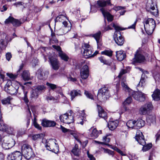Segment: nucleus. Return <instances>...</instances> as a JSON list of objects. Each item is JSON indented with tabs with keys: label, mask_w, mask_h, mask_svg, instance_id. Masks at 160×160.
<instances>
[{
	"label": "nucleus",
	"mask_w": 160,
	"mask_h": 160,
	"mask_svg": "<svg viewBox=\"0 0 160 160\" xmlns=\"http://www.w3.org/2000/svg\"><path fill=\"white\" fill-rule=\"evenodd\" d=\"M5 132L9 134L14 135L15 131L13 127L8 126Z\"/></svg>",
	"instance_id": "obj_36"
},
{
	"label": "nucleus",
	"mask_w": 160,
	"mask_h": 160,
	"mask_svg": "<svg viewBox=\"0 0 160 160\" xmlns=\"http://www.w3.org/2000/svg\"><path fill=\"white\" fill-rule=\"evenodd\" d=\"M152 105L151 102H147L140 108L139 110V113L141 115L148 114L150 111L152 109Z\"/></svg>",
	"instance_id": "obj_10"
},
{
	"label": "nucleus",
	"mask_w": 160,
	"mask_h": 160,
	"mask_svg": "<svg viewBox=\"0 0 160 160\" xmlns=\"http://www.w3.org/2000/svg\"><path fill=\"white\" fill-rule=\"evenodd\" d=\"M60 127L62 131L63 132H66L69 131V129L65 128L62 125L60 126Z\"/></svg>",
	"instance_id": "obj_63"
},
{
	"label": "nucleus",
	"mask_w": 160,
	"mask_h": 160,
	"mask_svg": "<svg viewBox=\"0 0 160 160\" xmlns=\"http://www.w3.org/2000/svg\"><path fill=\"white\" fill-rule=\"evenodd\" d=\"M70 29V27H69L68 28H67V27H62L60 28L57 30L56 32L57 35H62L67 33Z\"/></svg>",
	"instance_id": "obj_22"
},
{
	"label": "nucleus",
	"mask_w": 160,
	"mask_h": 160,
	"mask_svg": "<svg viewBox=\"0 0 160 160\" xmlns=\"http://www.w3.org/2000/svg\"><path fill=\"white\" fill-rule=\"evenodd\" d=\"M146 77L145 74L143 73L142 74L140 81L138 85L139 86H143L145 84V78Z\"/></svg>",
	"instance_id": "obj_37"
},
{
	"label": "nucleus",
	"mask_w": 160,
	"mask_h": 160,
	"mask_svg": "<svg viewBox=\"0 0 160 160\" xmlns=\"http://www.w3.org/2000/svg\"><path fill=\"white\" fill-rule=\"evenodd\" d=\"M84 94L87 98L91 99H93V96L88 91L85 90L84 92Z\"/></svg>",
	"instance_id": "obj_49"
},
{
	"label": "nucleus",
	"mask_w": 160,
	"mask_h": 160,
	"mask_svg": "<svg viewBox=\"0 0 160 160\" xmlns=\"http://www.w3.org/2000/svg\"><path fill=\"white\" fill-rule=\"evenodd\" d=\"M108 90L107 88L102 87L100 89L97 96L98 99L100 100H105L109 97Z\"/></svg>",
	"instance_id": "obj_6"
},
{
	"label": "nucleus",
	"mask_w": 160,
	"mask_h": 160,
	"mask_svg": "<svg viewBox=\"0 0 160 160\" xmlns=\"http://www.w3.org/2000/svg\"><path fill=\"white\" fill-rule=\"evenodd\" d=\"M7 76H8L10 78L12 79H14L17 78V75L13 74L11 73H7Z\"/></svg>",
	"instance_id": "obj_51"
},
{
	"label": "nucleus",
	"mask_w": 160,
	"mask_h": 160,
	"mask_svg": "<svg viewBox=\"0 0 160 160\" xmlns=\"http://www.w3.org/2000/svg\"><path fill=\"white\" fill-rule=\"evenodd\" d=\"M88 132L90 133V136L92 138H96L98 136V132L96 128H91L88 130Z\"/></svg>",
	"instance_id": "obj_20"
},
{
	"label": "nucleus",
	"mask_w": 160,
	"mask_h": 160,
	"mask_svg": "<svg viewBox=\"0 0 160 160\" xmlns=\"http://www.w3.org/2000/svg\"><path fill=\"white\" fill-rule=\"evenodd\" d=\"M48 143L46 144L45 147L48 150L56 153L58 151V146L56 142V140L52 139L50 140Z\"/></svg>",
	"instance_id": "obj_8"
},
{
	"label": "nucleus",
	"mask_w": 160,
	"mask_h": 160,
	"mask_svg": "<svg viewBox=\"0 0 160 160\" xmlns=\"http://www.w3.org/2000/svg\"><path fill=\"white\" fill-rule=\"evenodd\" d=\"M114 40L116 43L119 46H122L124 43V39L122 37L120 32L119 31H116L113 35Z\"/></svg>",
	"instance_id": "obj_13"
},
{
	"label": "nucleus",
	"mask_w": 160,
	"mask_h": 160,
	"mask_svg": "<svg viewBox=\"0 0 160 160\" xmlns=\"http://www.w3.org/2000/svg\"><path fill=\"white\" fill-rule=\"evenodd\" d=\"M49 59L52 68L55 70H57L60 66L59 62L57 59L53 57H49Z\"/></svg>",
	"instance_id": "obj_15"
},
{
	"label": "nucleus",
	"mask_w": 160,
	"mask_h": 160,
	"mask_svg": "<svg viewBox=\"0 0 160 160\" xmlns=\"http://www.w3.org/2000/svg\"><path fill=\"white\" fill-rule=\"evenodd\" d=\"M136 126L135 129H138L144 126L145 125V122L142 119H138L137 121H135Z\"/></svg>",
	"instance_id": "obj_30"
},
{
	"label": "nucleus",
	"mask_w": 160,
	"mask_h": 160,
	"mask_svg": "<svg viewBox=\"0 0 160 160\" xmlns=\"http://www.w3.org/2000/svg\"><path fill=\"white\" fill-rule=\"evenodd\" d=\"M110 135V134H108L103 137L102 141L103 142H104V144L107 145L108 143L110 142V138L108 137Z\"/></svg>",
	"instance_id": "obj_38"
},
{
	"label": "nucleus",
	"mask_w": 160,
	"mask_h": 160,
	"mask_svg": "<svg viewBox=\"0 0 160 160\" xmlns=\"http://www.w3.org/2000/svg\"><path fill=\"white\" fill-rule=\"evenodd\" d=\"M124 108L125 109V110L126 111H127L128 112H130L131 113H132L134 112V109L132 108L131 110H130V109L125 106V105H124L123 106Z\"/></svg>",
	"instance_id": "obj_52"
},
{
	"label": "nucleus",
	"mask_w": 160,
	"mask_h": 160,
	"mask_svg": "<svg viewBox=\"0 0 160 160\" xmlns=\"http://www.w3.org/2000/svg\"><path fill=\"white\" fill-rule=\"evenodd\" d=\"M127 71L126 70L124 69H122L118 77L119 78H121L122 76Z\"/></svg>",
	"instance_id": "obj_54"
},
{
	"label": "nucleus",
	"mask_w": 160,
	"mask_h": 160,
	"mask_svg": "<svg viewBox=\"0 0 160 160\" xmlns=\"http://www.w3.org/2000/svg\"><path fill=\"white\" fill-rule=\"evenodd\" d=\"M33 122L34 126L36 128L38 129L39 130L41 129L42 127L39 125L36 122V118L35 117H34Z\"/></svg>",
	"instance_id": "obj_41"
},
{
	"label": "nucleus",
	"mask_w": 160,
	"mask_h": 160,
	"mask_svg": "<svg viewBox=\"0 0 160 160\" xmlns=\"http://www.w3.org/2000/svg\"><path fill=\"white\" fill-rule=\"evenodd\" d=\"M71 152L73 155L77 157H79L81 154V151L78 148V146L76 144L75 146L73 148Z\"/></svg>",
	"instance_id": "obj_28"
},
{
	"label": "nucleus",
	"mask_w": 160,
	"mask_h": 160,
	"mask_svg": "<svg viewBox=\"0 0 160 160\" xmlns=\"http://www.w3.org/2000/svg\"><path fill=\"white\" fill-rule=\"evenodd\" d=\"M19 87V84L17 82L9 85L7 83L5 87V90L7 93L11 95L17 93Z\"/></svg>",
	"instance_id": "obj_5"
},
{
	"label": "nucleus",
	"mask_w": 160,
	"mask_h": 160,
	"mask_svg": "<svg viewBox=\"0 0 160 160\" xmlns=\"http://www.w3.org/2000/svg\"><path fill=\"white\" fill-rule=\"evenodd\" d=\"M116 56L119 61H121L125 58L126 55L123 51L121 50L116 52Z\"/></svg>",
	"instance_id": "obj_25"
},
{
	"label": "nucleus",
	"mask_w": 160,
	"mask_h": 160,
	"mask_svg": "<svg viewBox=\"0 0 160 160\" xmlns=\"http://www.w3.org/2000/svg\"><path fill=\"white\" fill-rule=\"evenodd\" d=\"M121 85L126 92H130V95L132 96L135 99L140 102H143L145 100L144 94L140 92H134L131 90L128 87L126 83L123 82L121 83Z\"/></svg>",
	"instance_id": "obj_1"
},
{
	"label": "nucleus",
	"mask_w": 160,
	"mask_h": 160,
	"mask_svg": "<svg viewBox=\"0 0 160 160\" xmlns=\"http://www.w3.org/2000/svg\"><path fill=\"white\" fill-rule=\"evenodd\" d=\"M22 156L20 152L16 151L8 155V160H22Z\"/></svg>",
	"instance_id": "obj_14"
},
{
	"label": "nucleus",
	"mask_w": 160,
	"mask_h": 160,
	"mask_svg": "<svg viewBox=\"0 0 160 160\" xmlns=\"http://www.w3.org/2000/svg\"><path fill=\"white\" fill-rule=\"evenodd\" d=\"M13 25L15 27H18L20 26L21 23L18 20L15 19L13 18V20L12 21V23Z\"/></svg>",
	"instance_id": "obj_40"
},
{
	"label": "nucleus",
	"mask_w": 160,
	"mask_h": 160,
	"mask_svg": "<svg viewBox=\"0 0 160 160\" xmlns=\"http://www.w3.org/2000/svg\"><path fill=\"white\" fill-rule=\"evenodd\" d=\"M126 125L128 128L135 129V121L132 120H129L127 122Z\"/></svg>",
	"instance_id": "obj_35"
},
{
	"label": "nucleus",
	"mask_w": 160,
	"mask_h": 160,
	"mask_svg": "<svg viewBox=\"0 0 160 160\" xmlns=\"http://www.w3.org/2000/svg\"><path fill=\"white\" fill-rule=\"evenodd\" d=\"M46 85L52 90H54L55 89L57 88H58V87L56 85L50 83L49 82H47Z\"/></svg>",
	"instance_id": "obj_42"
},
{
	"label": "nucleus",
	"mask_w": 160,
	"mask_h": 160,
	"mask_svg": "<svg viewBox=\"0 0 160 160\" xmlns=\"http://www.w3.org/2000/svg\"><path fill=\"white\" fill-rule=\"evenodd\" d=\"M41 124L44 127H50L55 126L56 123L54 121L49 120L46 119H44L42 120Z\"/></svg>",
	"instance_id": "obj_18"
},
{
	"label": "nucleus",
	"mask_w": 160,
	"mask_h": 160,
	"mask_svg": "<svg viewBox=\"0 0 160 160\" xmlns=\"http://www.w3.org/2000/svg\"><path fill=\"white\" fill-rule=\"evenodd\" d=\"M89 75L88 67L87 65H84L81 70L80 75L82 79H87Z\"/></svg>",
	"instance_id": "obj_17"
},
{
	"label": "nucleus",
	"mask_w": 160,
	"mask_h": 160,
	"mask_svg": "<svg viewBox=\"0 0 160 160\" xmlns=\"http://www.w3.org/2000/svg\"><path fill=\"white\" fill-rule=\"evenodd\" d=\"M22 77L25 80H28L30 79V73L28 71L24 70L22 74Z\"/></svg>",
	"instance_id": "obj_34"
},
{
	"label": "nucleus",
	"mask_w": 160,
	"mask_h": 160,
	"mask_svg": "<svg viewBox=\"0 0 160 160\" xmlns=\"http://www.w3.org/2000/svg\"><path fill=\"white\" fill-rule=\"evenodd\" d=\"M6 59L8 61H9L12 57L11 54V53H9V52L7 53L6 54Z\"/></svg>",
	"instance_id": "obj_61"
},
{
	"label": "nucleus",
	"mask_w": 160,
	"mask_h": 160,
	"mask_svg": "<svg viewBox=\"0 0 160 160\" xmlns=\"http://www.w3.org/2000/svg\"><path fill=\"white\" fill-rule=\"evenodd\" d=\"M27 112L28 113V117L27 118V125H28L30 123L31 116V113L30 111L29 108H28V109Z\"/></svg>",
	"instance_id": "obj_47"
},
{
	"label": "nucleus",
	"mask_w": 160,
	"mask_h": 160,
	"mask_svg": "<svg viewBox=\"0 0 160 160\" xmlns=\"http://www.w3.org/2000/svg\"><path fill=\"white\" fill-rule=\"evenodd\" d=\"M6 47V44L5 41L3 39L0 40V47L2 48H5Z\"/></svg>",
	"instance_id": "obj_50"
},
{
	"label": "nucleus",
	"mask_w": 160,
	"mask_h": 160,
	"mask_svg": "<svg viewBox=\"0 0 160 160\" xmlns=\"http://www.w3.org/2000/svg\"><path fill=\"white\" fill-rule=\"evenodd\" d=\"M11 99V98L9 97H8L7 98H4V99H3L2 100V103L3 104H9Z\"/></svg>",
	"instance_id": "obj_45"
},
{
	"label": "nucleus",
	"mask_w": 160,
	"mask_h": 160,
	"mask_svg": "<svg viewBox=\"0 0 160 160\" xmlns=\"http://www.w3.org/2000/svg\"><path fill=\"white\" fill-rule=\"evenodd\" d=\"M104 152L105 153H108L110 155L113 156L114 155L113 152L108 149H105Z\"/></svg>",
	"instance_id": "obj_56"
},
{
	"label": "nucleus",
	"mask_w": 160,
	"mask_h": 160,
	"mask_svg": "<svg viewBox=\"0 0 160 160\" xmlns=\"http://www.w3.org/2000/svg\"><path fill=\"white\" fill-rule=\"evenodd\" d=\"M14 143H12V144L10 143H7L4 142L2 144V146L6 149H8L14 146Z\"/></svg>",
	"instance_id": "obj_39"
},
{
	"label": "nucleus",
	"mask_w": 160,
	"mask_h": 160,
	"mask_svg": "<svg viewBox=\"0 0 160 160\" xmlns=\"http://www.w3.org/2000/svg\"><path fill=\"white\" fill-rule=\"evenodd\" d=\"M155 137L156 138V142H157L160 138V133L158 132L156 135Z\"/></svg>",
	"instance_id": "obj_64"
},
{
	"label": "nucleus",
	"mask_w": 160,
	"mask_h": 160,
	"mask_svg": "<svg viewBox=\"0 0 160 160\" xmlns=\"http://www.w3.org/2000/svg\"><path fill=\"white\" fill-rule=\"evenodd\" d=\"M37 77L40 79L45 80L48 77V75L41 69H39L37 72Z\"/></svg>",
	"instance_id": "obj_23"
},
{
	"label": "nucleus",
	"mask_w": 160,
	"mask_h": 160,
	"mask_svg": "<svg viewBox=\"0 0 160 160\" xmlns=\"http://www.w3.org/2000/svg\"><path fill=\"white\" fill-rule=\"evenodd\" d=\"M136 139L140 144L143 146L142 150L144 152L149 150L152 147V145L151 143L146 144L144 136L140 130H138L137 131L136 135Z\"/></svg>",
	"instance_id": "obj_2"
},
{
	"label": "nucleus",
	"mask_w": 160,
	"mask_h": 160,
	"mask_svg": "<svg viewBox=\"0 0 160 160\" xmlns=\"http://www.w3.org/2000/svg\"><path fill=\"white\" fill-rule=\"evenodd\" d=\"M43 136V135L42 134L34 135L32 136V139L34 140H36L39 138H42Z\"/></svg>",
	"instance_id": "obj_46"
},
{
	"label": "nucleus",
	"mask_w": 160,
	"mask_h": 160,
	"mask_svg": "<svg viewBox=\"0 0 160 160\" xmlns=\"http://www.w3.org/2000/svg\"><path fill=\"white\" fill-rule=\"evenodd\" d=\"M144 29L147 34H151L153 32L156 27L154 20L151 18L145 19L143 21Z\"/></svg>",
	"instance_id": "obj_3"
},
{
	"label": "nucleus",
	"mask_w": 160,
	"mask_h": 160,
	"mask_svg": "<svg viewBox=\"0 0 160 160\" xmlns=\"http://www.w3.org/2000/svg\"><path fill=\"white\" fill-rule=\"evenodd\" d=\"M156 6L155 3L152 0L148 1L146 5V9L147 11L151 12L154 15H157L158 13L157 9H155V6Z\"/></svg>",
	"instance_id": "obj_12"
},
{
	"label": "nucleus",
	"mask_w": 160,
	"mask_h": 160,
	"mask_svg": "<svg viewBox=\"0 0 160 160\" xmlns=\"http://www.w3.org/2000/svg\"><path fill=\"white\" fill-rule=\"evenodd\" d=\"M132 100L131 97H129L127 98L123 102V105H126L127 104H130L131 103Z\"/></svg>",
	"instance_id": "obj_43"
},
{
	"label": "nucleus",
	"mask_w": 160,
	"mask_h": 160,
	"mask_svg": "<svg viewBox=\"0 0 160 160\" xmlns=\"http://www.w3.org/2000/svg\"><path fill=\"white\" fill-rule=\"evenodd\" d=\"M87 155L90 160H95V158L92 155L89 154L88 151L87 152Z\"/></svg>",
	"instance_id": "obj_60"
},
{
	"label": "nucleus",
	"mask_w": 160,
	"mask_h": 160,
	"mask_svg": "<svg viewBox=\"0 0 160 160\" xmlns=\"http://www.w3.org/2000/svg\"><path fill=\"white\" fill-rule=\"evenodd\" d=\"M27 92H26L24 93V100L26 103H27L28 102V98L27 95Z\"/></svg>",
	"instance_id": "obj_59"
},
{
	"label": "nucleus",
	"mask_w": 160,
	"mask_h": 160,
	"mask_svg": "<svg viewBox=\"0 0 160 160\" xmlns=\"http://www.w3.org/2000/svg\"><path fill=\"white\" fill-rule=\"evenodd\" d=\"M118 121L117 120L115 121H109L108 123V128L111 130L115 129L118 126Z\"/></svg>",
	"instance_id": "obj_27"
},
{
	"label": "nucleus",
	"mask_w": 160,
	"mask_h": 160,
	"mask_svg": "<svg viewBox=\"0 0 160 160\" xmlns=\"http://www.w3.org/2000/svg\"><path fill=\"white\" fill-rule=\"evenodd\" d=\"M97 3L99 7H104L107 5L111 4L110 1L109 0L106 1L99 0L97 1Z\"/></svg>",
	"instance_id": "obj_33"
},
{
	"label": "nucleus",
	"mask_w": 160,
	"mask_h": 160,
	"mask_svg": "<svg viewBox=\"0 0 160 160\" xmlns=\"http://www.w3.org/2000/svg\"><path fill=\"white\" fill-rule=\"evenodd\" d=\"M89 36L93 37L95 39L98 45L99 44L100 38L101 37V31H98L97 32L94 34L90 35Z\"/></svg>",
	"instance_id": "obj_31"
},
{
	"label": "nucleus",
	"mask_w": 160,
	"mask_h": 160,
	"mask_svg": "<svg viewBox=\"0 0 160 160\" xmlns=\"http://www.w3.org/2000/svg\"><path fill=\"white\" fill-rule=\"evenodd\" d=\"M114 150L122 156H125L126 155L125 154L123 153L122 151L116 147L115 148Z\"/></svg>",
	"instance_id": "obj_55"
},
{
	"label": "nucleus",
	"mask_w": 160,
	"mask_h": 160,
	"mask_svg": "<svg viewBox=\"0 0 160 160\" xmlns=\"http://www.w3.org/2000/svg\"><path fill=\"white\" fill-rule=\"evenodd\" d=\"M65 17L62 15H60L57 16L56 18V21H61V18H65Z\"/></svg>",
	"instance_id": "obj_57"
},
{
	"label": "nucleus",
	"mask_w": 160,
	"mask_h": 160,
	"mask_svg": "<svg viewBox=\"0 0 160 160\" xmlns=\"http://www.w3.org/2000/svg\"><path fill=\"white\" fill-rule=\"evenodd\" d=\"M71 99L72 100L76 96H81V92L80 90H74L70 92Z\"/></svg>",
	"instance_id": "obj_32"
},
{
	"label": "nucleus",
	"mask_w": 160,
	"mask_h": 160,
	"mask_svg": "<svg viewBox=\"0 0 160 160\" xmlns=\"http://www.w3.org/2000/svg\"><path fill=\"white\" fill-rule=\"evenodd\" d=\"M101 54H104L109 57H111L112 55V52L111 51L105 50L104 51L102 52Z\"/></svg>",
	"instance_id": "obj_44"
},
{
	"label": "nucleus",
	"mask_w": 160,
	"mask_h": 160,
	"mask_svg": "<svg viewBox=\"0 0 160 160\" xmlns=\"http://www.w3.org/2000/svg\"><path fill=\"white\" fill-rule=\"evenodd\" d=\"M145 61L144 57L142 54L137 53L135 55L133 62H136L141 63Z\"/></svg>",
	"instance_id": "obj_19"
},
{
	"label": "nucleus",
	"mask_w": 160,
	"mask_h": 160,
	"mask_svg": "<svg viewBox=\"0 0 160 160\" xmlns=\"http://www.w3.org/2000/svg\"><path fill=\"white\" fill-rule=\"evenodd\" d=\"M110 26L114 28V29L116 30V31L122 30L124 29H123L122 28H121L119 26L115 24V23H112L111 24V25L108 26L107 27L105 28L104 30V31H106L112 29L111 28Z\"/></svg>",
	"instance_id": "obj_29"
},
{
	"label": "nucleus",
	"mask_w": 160,
	"mask_h": 160,
	"mask_svg": "<svg viewBox=\"0 0 160 160\" xmlns=\"http://www.w3.org/2000/svg\"><path fill=\"white\" fill-rule=\"evenodd\" d=\"M59 118L62 122L66 124H70L74 121L73 116L67 113L60 116Z\"/></svg>",
	"instance_id": "obj_11"
},
{
	"label": "nucleus",
	"mask_w": 160,
	"mask_h": 160,
	"mask_svg": "<svg viewBox=\"0 0 160 160\" xmlns=\"http://www.w3.org/2000/svg\"><path fill=\"white\" fill-rule=\"evenodd\" d=\"M38 63V60L36 59H33L32 61V63L33 66H35Z\"/></svg>",
	"instance_id": "obj_62"
},
{
	"label": "nucleus",
	"mask_w": 160,
	"mask_h": 160,
	"mask_svg": "<svg viewBox=\"0 0 160 160\" xmlns=\"http://www.w3.org/2000/svg\"><path fill=\"white\" fill-rule=\"evenodd\" d=\"M98 59L101 62L103 63L104 64L106 63L107 61L103 57H99Z\"/></svg>",
	"instance_id": "obj_58"
},
{
	"label": "nucleus",
	"mask_w": 160,
	"mask_h": 160,
	"mask_svg": "<svg viewBox=\"0 0 160 160\" xmlns=\"http://www.w3.org/2000/svg\"><path fill=\"white\" fill-rule=\"evenodd\" d=\"M148 122L149 121L153 123L155 121V117L154 116H150L147 119Z\"/></svg>",
	"instance_id": "obj_48"
},
{
	"label": "nucleus",
	"mask_w": 160,
	"mask_h": 160,
	"mask_svg": "<svg viewBox=\"0 0 160 160\" xmlns=\"http://www.w3.org/2000/svg\"><path fill=\"white\" fill-rule=\"evenodd\" d=\"M52 47L58 52L59 56L61 58V59L64 60L65 61H68V58L67 55L62 51L60 47L58 46H56L53 45L52 46Z\"/></svg>",
	"instance_id": "obj_16"
},
{
	"label": "nucleus",
	"mask_w": 160,
	"mask_h": 160,
	"mask_svg": "<svg viewBox=\"0 0 160 160\" xmlns=\"http://www.w3.org/2000/svg\"><path fill=\"white\" fill-rule=\"evenodd\" d=\"M22 152L24 157L27 159H29L35 156L32 151V148L28 144H24L22 146Z\"/></svg>",
	"instance_id": "obj_4"
},
{
	"label": "nucleus",
	"mask_w": 160,
	"mask_h": 160,
	"mask_svg": "<svg viewBox=\"0 0 160 160\" xmlns=\"http://www.w3.org/2000/svg\"><path fill=\"white\" fill-rule=\"evenodd\" d=\"M82 49L81 52L83 55L84 56L87 57L86 58L92 57L93 56L92 48L88 44L85 43L82 46Z\"/></svg>",
	"instance_id": "obj_7"
},
{
	"label": "nucleus",
	"mask_w": 160,
	"mask_h": 160,
	"mask_svg": "<svg viewBox=\"0 0 160 160\" xmlns=\"http://www.w3.org/2000/svg\"><path fill=\"white\" fill-rule=\"evenodd\" d=\"M98 110V115L100 117L106 119L107 117V113L99 105H97Z\"/></svg>",
	"instance_id": "obj_24"
},
{
	"label": "nucleus",
	"mask_w": 160,
	"mask_h": 160,
	"mask_svg": "<svg viewBox=\"0 0 160 160\" xmlns=\"http://www.w3.org/2000/svg\"><path fill=\"white\" fill-rule=\"evenodd\" d=\"M153 99L154 101H158L160 100V90L156 89L152 95Z\"/></svg>",
	"instance_id": "obj_26"
},
{
	"label": "nucleus",
	"mask_w": 160,
	"mask_h": 160,
	"mask_svg": "<svg viewBox=\"0 0 160 160\" xmlns=\"http://www.w3.org/2000/svg\"><path fill=\"white\" fill-rule=\"evenodd\" d=\"M45 89L44 85H41L37 86L31 92L30 98H32L36 99L38 98L39 95L41 93L43 90Z\"/></svg>",
	"instance_id": "obj_9"
},
{
	"label": "nucleus",
	"mask_w": 160,
	"mask_h": 160,
	"mask_svg": "<svg viewBox=\"0 0 160 160\" xmlns=\"http://www.w3.org/2000/svg\"><path fill=\"white\" fill-rule=\"evenodd\" d=\"M100 10L102 12L103 15L104 17H106L107 20L108 21H112L113 19V17L110 13L106 11L104 8H101Z\"/></svg>",
	"instance_id": "obj_21"
},
{
	"label": "nucleus",
	"mask_w": 160,
	"mask_h": 160,
	"mask_svg": "<svg viewBox=\"0 0 160 160\" xmlns=\"http://www.w3.org/2000/svg\"><path fill=\"white\" fill-rule=\"evenodd\" d=\"M13 20V18L9 17L8 19H6L5 21V24H8L10 22L12 23V21Z\"/></svg>",
	"instance_id": "obj_53"
}]
</instances>
